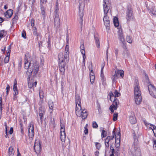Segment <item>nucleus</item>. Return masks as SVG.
I'll use <instances>...</instances> for the list:
<instances>
[{"label":"nucleus","instance_id":"nucleus-4","mask_svg":"<svg viewBox=\"0 0 156 156\" xmlns=\"http://www.w3.org/2000/svg\"><path fill=\"white\" fill-rule=\"evenodd\" d=\"M79 12L78 15V19L80 22L81 25L83 24V17L84 16V9L85 7V4L83 2L79 0Z\"/></svg>","mask_w":156,"mask_h":156},{"label":"nucleus","instance_id":"nucleus-55","mask_svg":"<svg viewBox=\"0 0 156 156\" xmlns=\"http://www.w3.org/2000/svg\"><path fill=\"white\" fill-rule=\"evenodd\" d=\"M60 133L61 134L66 133L65 129L64 128L62 129H60Z\"/></svg>","mask_w":156,"mask_h":156},{"label":"nucleus","instance_id":"nucleus-20","mask_svg":"<svg viewBox=\"0 0 156 156\" xmlns=\"http://www.w3.org/2000/svg\"><path fill=\"white\" fill-rule=\"evenodd\" d=\"M17 81L16 79H15L14 80V83L13 87V90L14 92V95H16L18 94V90L17 87Z\"/></svg>","mask_w":156,"mask_h":156},{"label":"nucleus","instance_id":"nucleus-7","mask_svg":"<svg viewBox=\"0 0 156 156\" xmlns=\"http://www.w3.org/2000/svg\"><path fill=\"white\" fill-rule=\"evenodd\" d=\"M118 38L119 40L120 41V42L122 43L123 46L126 45V43L124 38V36L123 35L122 28H120L119 29V31H118Z\"/></svg>","mask_w":156,"mask_h":156},{"label":"nucleus","instance_id":"nucleus-56","mask_svg":"<svg viewBox=\"0 0 156 156\" xmlns=\"http://www.w3.org/2000/svg\"><path fill=\"white\" fill-rule=\"evenodd\" d=\"M9 84H7V87L6 88V93L7 94H8L9 92Z\"/></svg>","mask_w":156,"mask_h":156},{"label":"nucleus","instance_id":"nucleus-62","mask_svg":"<svg viewBox=\"0 0 156 156\" xmlns=\"http://www.w3.org/2000/svg\"><path fill=\"white\" fill-rule=\"evenodd\" d=\"M94 76V73L93 71H90V76Z\"/></svg>","mask_w":156,"mask_h":156},{"label":"nucleus","instance_id":"nucleus-15","mask_svg":"<svg viewBox=\"0 0 156 156\" xmlns=\"http://www.w3.org/2000/svg\"><path fill=\"white\" fill-rule=\"evenodd\" d=\"M123 48L124 50L122 53V55L124 58H127L130 55V53L128 49L126 46V45L123 46Z\"/></svg>","mask_w":156,"mask_h":156},{"label":"nucleus","instance_id":"nucleus-16","mask_svg":"<svg viewBox=\"0 0 156 156\" xmlns=\"http://www.w3.org/2000/svg\"><path fill=\"white\" fill-rule=\"evenodd\" d=\"M120 94L119 93L117 90H115V91L113 93L112 91H111L109 94V95L110 97V100L111 101H112V99L113 97L116 98V97H118L120 96Z\"/></svg>","mask_w":156,"mask_h":156},{"label":"nucleus","instance_id":"nucleus-63","mask_svg":"<svg viewBox=\"0 0 156 156\" xmlns=\"http://www.w3.org/2000/svg\"><path fill=\"white\" fill-rule=\"evenodd\" d=\"M99 154V153L98 151H96L94 153V154L96 156H98Z\"/></svg>","mask_w":156,"mask_h":156},{"label":"nucleus","instance_id":"nucleus-6","mask_svg":"<svg viewBox=\"0 0 156 156\" xmlns=\"http://www.w3.org/2000/svg\"><path fill=\"white\" fill-rule=\"evenodd\" d=\"M126 17L127 22H129L133 19L134 16L132 9L130 7H128L127 9Z\"/></svg>","mask_w":156,"mask_h":156},{"label":"nucleus","instance_id":"nucleus-64","mask_svg":"<svg viewBox=\"0 0 156 156\" xmlns=\"http://www.w3.org/2000/svg\"><path fill=\"white\" fill-rule=\"evenodd\" d=\"M61 129H64L65 128V126L62 123V122H61Z\"/></svg>","mask_w":156,"mask_h":156},{"label":"nucleus","instance_id":"nucleus-61","mask_svg":"<svg viewBox=\"0 0 156 156\" xmlns=\"http://www.w3.org/2000/svg\"><path fill=\"white\" fill-rule=\"evenodd\" d=\"M20 129L21 130V133L22 134V135L24 134V131H23V127L22 126H21L20 127Z\"/></svg>","mask_w":156,"mask_h":156},{"label":"nucleus","instance_id":"nucleus-37","mask_svg":"<svg viewBox=\"0 0 156 156\" xmlns=\"http://www.w3.org/2000/svg\"><path fill=\"white\" fill-rule=\"evenodd\" d=\"M112 101H113L112 104H114L116 106H117L118 103H119V101L118 100H117L116 98H115V97H113V98L112 99Z\"/></svg>","mask_w":156,"mask_h":156},{"label":"nucleus","instance_id":"nucleus-35","mask_svg":"<svg viewBox=\"0 0 156 156\" xmlns=\"http://www.w3.org/2000/svg\"><path fill=\"white\" fill-rule=\"evenodd\" d=\"M80 49L81 53H82L83 52H85V47L83 44H81L80 46Z\"/></svg>","mask_w":156,"mask_h":156},{"label":"nucleus","instance_id":"nucleus-14","mask_svg":"<svg viewBox=\"0 0 156 156\" xmlns=\"http://www.w3.org/2000/svg\"><path fill=\"white\" fill-rule=\"evenodd\" d=\"M28 127L29 136V138H32L34 135V125L30 123L29 124Z\"/></svg>","mask_w":156,"mask_h":156},{"label":"nucleus","instance_id":"nucleus-45","mask_svg":"<svg viewBox=\"0 0 156 156\" xmlns=\"http://www.w3.org/2000/svg\"><path fill=\"white\" fill-rule=\"evenodd\" d=\"M88 68L90 71H93V67L92 66V63L91 62L90 63L89 66Z\"/></svg>","mask_w":156,"mask_h":156},{"label":"nucleus","instance_id":"nucleus-53","mask_svg":"<svg viewBox=\"0 0 156 156\" xmlns=\"http://www.w3.org/2000/svg\"><path fill=\"white\" fill-rule=\"evenodd\" d=\"M4 35V31L1 30L0 32V38H1L3 37Z\"/></svg>","mask_w":156,"mask_h":156},{"label":"nucleus","instance_id":"nucleus-10","mask_svg":"<svg viewBox=\"0 0 156 156\" xmlns=\"http://www.w3.org/2000/svg\"><path fill=\"white\" fill-rule=\"evenodd\" d=\"M143 121L146 126L149 127V129H151L153 130L154 135L156 137V126L153 125L147 122L145 120H144Z\"/></svg>","mask_w":156,"mask_h":156},{"label":"nucleus","instance_id":"nucleus-31","mask_svg":"<svg viewBox=\"0 0 156 156\" xmlns=\"http://www.w3.org/2000/svg\"><path fill=\"white\" fill-rule=\"evenodd\" d=\"M126 40L130 44H131L132 42V39L129 35H127L126 36Z\"/></svg>","mask_w":156,"mask_h":156},{"label":"nucleus","instance_id":"nucleus-57","mask_svg":"<svg viewBox=\"0 0 156 156\" xmlns=\"http://www.w3.org/2000/svg\"><path fill=\"white\" fill-rule=\"evenodd\" d=\"M40 5H41L42 4H44L45 3L47 0H40Z\"/></svg>","mask_w":156,"mask_h":156},{"label":"nucleus","instance_id":"nucleus-59","mask_svg":"<svg viewBox=\"0 0 156 156\" xmlns=\"http://www.w3.org/2000/svg\"><path fill=\"white\" fill-rule=\"evenodd\" d=\"M40 7L41 12H42L43 11H44V9L42 5H40Z\"/></svg>","mask_w":156,"mask_h":156},{"label":"nucleus","instance_id":"nucleus-24","mask_svg":"<svg viewBox=\"0 0 156 156\" xmlns=\"http://www.w3.org/2000/svg\"><path fill=\"white\" fill-rule=\"evenodd\" d=\"M118 74H117L116 71H115V73L112 74L111 76L112 82L113 83L115 82L116 80L118 79Z\"/></svg>","mask_w":156,"mask_h":156},{"label":"nucleus","instance_id":"nucleus-11","mask_svg":"<svg viewBox=\"0 0 156 156\" xmlns=\"http://www.w3.org/2000/svg\"><path fill=\"white\" fill-rule=\"evenodd\" d=\"M81 98L80 96L77 94H76L75 95V101L76 104V108H79L81 109Z\"/></svg>","mask_w":156,"mask_h":156},{"label":"nucleus","instance_id":"nucleus-8","mask_svg":"<svg viewBox=\"0 0 156 156\" xmlns=\"http://www.w3.org/2000/svg\"><path fill=\"white\" fill-rule=\"evenodd\" d=\"M134 95H141V92L140 90V87L138 83V81L137 79H135L134 83Z\"/></svg>","mask_w":156,"mask_h":156},{"label":"nucleus","instance_id":"nucleus-48","mask_svg":"<svg viewBox=\"0 0 156 156\" xmlns=\"http://www.w3.org/2000/svg\"><path fill=\"white\" fill-rule=\"evenodd\" d=\"M95 145L96 148L98 150H99L101 147V144L99 143H95Z\"/></svg>","mask_w":156,"mask_h":156},{"label":"nucleus","instance_id":"nucleus-47","mask_svg":"<svg viewBox=\"0 0 156 156\" xmlns=\"http://www.w3.org/2000/svg\"><path fill=\"white\" fill-rule=\"evenodd\" d=\"M5 133L6 134L5 135V137L6 138L7 137L8 134H7V126L6 124V123L5 122Z\"/></svg>","mask_w":156,"mask_h":156},{"label":"nucleus","instance_id":"nucleus-36","mask_svg":"<svg viewBox=\"0 0 156 156\" xmlns=\"http://www.w3.org/2000/svg\"><path fill=\"white\" fill-rule=\"evenodd\" d=\"M120 153V150L119 148L115 149V153L114 154L116 156H119Z\"/></svg>","mask_w":156,"mask_h":156},{"label":"nucleus","instance_id":"nucleus-58","mask_svg":"<svg viewBox=\"0 0 156 156\" xmlns=\"http://www.w3.org/2000/svg\"><path fill=\"white\" fill-rule=\"evenodd\" d=\"M153 148L154 150H156V140H154V141Z\"/></svg>","mask_w":156,"mask_h":156},{"label":"nucleus","instance_id":"nucleus-26","mask_svg":"<svg viewBox=\"0 0 156 156\" xmlns=\"http://www.w3.org/2000/svg\"><path fill=\"white\" fill-rule=\"evenodd\" d=\"M104 66H103L101 67V75H100L101 80L103 81H104L105 80L104 74L103 73V69H104Z\"/></svg>","mask_w":156,"mask_h":156},{"label":"nucleus","instance_id":"nucleus-43","mask_svg":"<svg viewBox=\"0 0 156 156\" xmlns=\"http://www.w3.org/2000/svg\"><path fill=\"white\" fill-rule=\"evenodd\" d=\"M39 96L40 98H43L44 97V92L41 90L39 91Z\"/></svg>","mask_w":156,"mask_h":156},{"label":"nucleus","instance_id":"nucleus-29","mask_svg":"<svg viewBox=\"0 0 156 156\" xmlns=\"http://www.w3.org/2000/svg\"><path fill=\"white\" fill-rule=\"evenodd\" d=\"M109 136H108L106 139L105 140V146L106 147H107V148H108L109 147V142L110 141L109 139Z\"/></svg>","mask_w":156,"mask_h":156},{"label":"nucleus","instance_id":"nucleus-27","mask_svg":"<svg viewBox=\"0 0 156 156\" xmlns=\"http://www.w3.org/2000/svg\"><path fill=\"white\" fill-rule=\"evenodd\" d=\"M113 22L114 25L115 27H119V23L117 17H115L114 18Z\"/></svg>","mask_w":156,"mask_h":156},{"label":"nucleus","instance_id":"nucleus-42","mask_svg":"<svg viewBox=\"0 0 156 156\" xmlns=\"http://www.w3.org/2000/svg\"><path fill=\"white\" fill-rule=\"evenodd\" d=\"M118 116V113H115L113 114V120L114 121H115L117 119Z\"/></svg>","mask_w":156,"mask_h":156},{"label":"nucleus","instance_id":"nucleus-32","mask_svg":"<svg viewBox=\"0 0 156 156\" xmlns=\"http://www.w3.org/2000/svg\"><path fill=\"white\" fill-rule=\"evenodd\" d=\"M83 55V60L82 62L83 65V66H85V59L86 58V55H85V52H83L81 53Z\"/></svg>","mask_w":156,"mask_h":156},{"label":"nucleus","instance_id":"nucleus-60","mask_svg":"<svg viewBox=\"0 0 156 156\" xmlns=\"http://www.w3.org/2000/svg\"><path fill=\"white\" fill-rule=\"evenodd\" d=\"M18 18V17L17 16V15H16V13L15 14V15L14 18L12 19L13 21H14L15 20H16Z\"/></svg>","mask_w":156,"mask_h":156},{"label":"nucleus","instance_id":"nucleus-9","mask_svg":"<svg viewBox=\"0 0 156 156\" xmlns=\"http://www.w3.org/2000/svg\"><path fill=\"white\" fill-rule=\"evenodd\" d=\"M148 90L150 95L156 98V88L152 84H149L148 86Z\"/></svg>","mask_w":156,"mask_h":156},{"label":"nucleus","instance_id":"nucleus-1","mask_svg":"<svg viewBox=\"0 0 156 156\" xmlns=\"http://www.w3.org/2000/svg\"><path fill=\"white\" fill-rule=\"evenodd\" d=\"M25 68L28 69L27 74L28 76L27 79H30L32 74L33 73L34 76L37 75L39 71V65L37 62L33 63L32 62H30L28 61V58L27 55H25Z\"/></svg>","mask_w":156,"mask_h":156},{"label":"nucleus","instance_id":"nucleus-54","mask_svg":"<svg viewBox=\"0 0 156 156\" xmlns=\"http://www.w3.org/2000/svg\"><path fill=\"white\" fill-rule=\"evenodd\" d=\"M115 54L116 57H117L118 56V50L117 49H115Z\"/></svg>","mask_w":156,"mask_h":156},{"label":"nucleus","instance_id":"nucleus-39","mask_svg":"<svg viewBox=\"0 0 156 156\" xmlns=\"http://www.w3.org/2000/svg\"><path fill=\"white\" fill-rule=\"evenodd\" d=\"M10 9L8 10H7L5 13H4V16L5 17L7 18H10Z\"/></svg>","mask_w":156,"mask_h":156},{"label":"nucleus","instance_id":"nucleus-5","mask_svg":"<svg viewBox=\"0 0 156 156\" xmlns=\"http://www.w3.org/2000/svg\"><path fill=\"white\" fill-rule=\"evenodd\" d=\"M76 113L77 116H81L83 119H86L87 116V111L85 109L76 108Z\"/></svg>","mask_w":156,"mask_h":156},{"label":"nucleus","instance_id":"nucleus-52","mask_svg":"<svg viewBox=\"0 0 156 156\" xmlns=\"http://www.w3.org/2000/svg\"><path fill=\"white\" fill-rule=\"evenodd\" d=\"M84 133L85 134H87L88 133V130L86 126L84 127Z\"/></svg>","mask_w":156,"mask_h":156},{"label":"nucleus","instance_id":"nucleus-50","mask_svg":"<svg viewBox=\"0 0 156 156\" xmlns=\"http://www.w3.org/2000/svg\"><path fill=\"white\" fill-rule=\"evenodd\" d=\"M93 127L94 128H97L98 126V125L97 124V123L96 122H93Z\"/></svg>","mask_w":156,"mask_h":156},{"label":"nucleus","instance_id":"nucleus-28","mask_svg":"<svg viewBox=\"0 0 156 156\" xmlns=\"http://www.w3.org/2000/svg\"><path fill=\"white\" fill-rule=\"evenodd\" d=\"M33 34L34 36L38 37L40 36L38 33L37 32V30L36 27H34L33 28Z\"/></svg>","mask_w":156,"mask_h":156},{"label":"nucleus","instance_id":"nucleus-51","mask_svg":"<svg viewBox=\"0 0 156 156\" xmlns=\"http://www.w3.org/2000/svg\"><path fill=\"white\" fill-rule=\"evenodd\" d=\"M31 25L32 27H34V20L33 19H32L30 21Z\"/></svg>","mask_w":156,"mask_h":156},{"label":"nucleus","instance_id":"nucleus-17","mask_svg":"<svg viewBox=\"0 0 156 156\" xmlns=\"http://www.w3.org/2000/svg\"><path fill=\"white\" fill-rule=\"evenodd\" d=\"M41 145L39 142H35L34 146V149L35 151L37 154L39 153L41 149Z\"/></svg>","mask_w":156,"mask_h":156},{"label":"nucleus","instance_id":"nucleus-21","mask_svg":"<svg viewBox=\"0 0 156 156\" xmlns=\"http://www.w3.org/2000/svg\"><path fill=\"white\" fill-rule=\"evenodd\" d=\"M42 108H40L39 109V116L40 117L41 122L42 123V120L43 118L44 114L45 111L44 109H43L42 110Z\"/></svg>","mask_w":156,"mask_h":156},{"label":"nucleus","instance_id":"nucleus-25","mask_svg":"<svg viewBox=\"0 0 156 156\" xmlns=\"http://www.w3.org/2000/svg\"><path fill=\"white\" fill-rule=\"evenodd\" d=\"M28 87L30 88H31L36 87V85L37 84V82L36 81H35L34 83L32 82H31L28 81V80H29L30 79H28Z\"/></svg>","mask_w":156,"mask_h":156},{"label":"nucleus","instance_id":"nucleus-33","mask_svg":"<svg viewBox=\"0 0 156 156\" xmlns=\"http://www.w3.org/2000/svg\"><path fill=\"white\" fill-rule=\"evenodd\" d=\"M48 106L50 109L52 110L54 108V104L53 102L51 101H49Z\"/></svg>","mask_w":156,"mask_h":156},{"label":"nucleus","instance_id":"nucleus-23","mask_svg":"<svg viewBox=\"0 0 156 156\" xmlns=\"http://www.w3.org/2000/svg\"><path fill=\"white\" fill-rule=\"evenodd\" d=\"M129 122L132 124H134L136 122V120L134 115L132 114L129 117Z\"/></svg>","mask_w":156,"mask_h":156},{"label":"nucleus","instance_id":"nucleus-41","mask_svg":"<svg viewBox=\"0 0 156 156\" xmlns=\"http://www.w3.org/2000/svg\"><path fill=\"white\" fill-rule=\"evenodd\" d=\"M61 140L62 142L64 141L66 138V133L61 134Z\"/></svg>","mask_w":156,"mask_h":156},{"label":"nucleus","instance_id":"nucleus-3","mask_svg":"<svg viewBox=\"0 0 156 156\" xmlns=\"http://www.w3.org/2000/svg\"><path fill=\"white\" fill-rule=\"evenodd\" d=\"M110 5L109 0H103V6L105 16L104 17L103 20L104 22V25L106 27V29L108 30H109L110 29V21L108 17L106 15L107 14L110 9Z\"/></svg>","mask_w":156,"mask_h":156},{"label":"nucleus","instance_id":"nucleus-18","mask_svg":"<svg viewBox=\"0 0 156 156\" xmlns=\"http://www.w3.org/2000/svg\"><path fill=\"white\" fill-rule=\"evenodd\" d=\"M135 95V101L136 104H140L142 101V96L141 95Z\"/></svg>","mask_w":156,"mask_h":156},{"label":"nucleus","instance_id":"nucleus-38","mask_svg":"<svg viewBox=\"0 0 156 156\" xmlns=\"http://www.w3.org/2000/svg\"><path fill=\"white\" fill-rule=\"evenodd\" d=\"M107 135V132L106 131L103 130L102 131V133H101V136L102 139L103 138L106 137Z\"/></svg>","mask_w":156,"mask_h":156},{"label":"nucleus","instance_id":"nucleus-46","mask_svg":"<svg viewBox=\"0 0 156 156\" xmlns=\"http://www.w3.org/2000/svg\"><path fill=\"white\" fill-rule=\"evenodd\" d=\"M90 82L91 83H94L95 79L94 76H90Z\"/></svg>","mask_w":156,"mask_h":156},{"label":"nucleus","instance_id":"nucleus-30","mask_svg":"<svg viewBox=\"0 0 156 156\" xmlns=\"http://www.w3.org/2000/svg\"><path fill=\"white\" fill-rule=\"evenodd\" d=\"M116 73H117V74H118V76L119 75H120V76L122 77V78L124 76V71L122 70H118L117 71H116Z\"/></svg>","mask_w":156,"mask_h":156},{"label":"nucleus","instance_id":"nucleus-34","mask_svg":"<svg viewBox=\"0 0 156 156\" xmlns=\"http://www.w3.org/2000/svg\"><path fill=\"white\" fill-rule=\"evenodd\" d=\"M56 6L55 8V15L56 14H58V4L57 1L56 2Z\"/></svg>","mask_w":156,"mask_h":156},{"label":"nucleus","instance_id":"nucleus-12","mask_svg":"<svg viewBox=\"0 0 156 156\" xmlns=\"http://www.w3.org/2000/svg\"><path fill=\"white\" fill-rule=\"evenodd\" d=\"M121 134L120 132H119L117 134L115 135V147L117 148H119L120 145Z\"/></svg>","mask_w":156,"mask_h":156},{"label":"nucleus","instance_id":"nucleus-44","mask_svg":"<svg viewBox=\"0 0 156 156\" xmlns=\"http://www.w3.org/2000/svg\"><path fill=\"white\" fill-rule=\"evenodd\" d=\"M22 37H23L24 39L26 38V34L25 30H23L22 32Z\"/></svg>","mask_w":156,"mask_h":156},{"label":"nucleus","instance_id":"nucleus-2","mask_svg":"<svg viewBox=\"0 0 156 156\" xmlns=\"http://www.w3.org/2000/svg\"><path fill=\"white\" fill-rule=\"evenodd\" d=\"M69 48L68 45H66L65 47V54L64 55L62 52H60L58 54V59L59 61V70L61 74L63 75L64 73L65 69V66L66 65L65 61L66 60V62L69 60Z\"/></svg>","mask_w":156,"mask_h":156},{"label":"nucleus","instance_id":"nucleus-22","mask_svg":"<svg viewBox=\"0 0 156 156\" xmlns=\"http://www.w3.org/2000/svg\"><path fill=\"white\" fill-rule=\"evenodd\" d=\"M10 56V45L8 47V52H7V55L5 58L4 62L6 63L9 62V60Z\"/></svg>","mask_w":156,"mask_h":156},{"label":"nucleus","instance_id":"nucleus-13","mask_svg":"<svg viewBox=\"0 0 156 156\" xmlns=\"http://www.w3.org/2000/svg\"><path fill=\"white\" fill-rule=\"evenodd\" d=\"M54 24V27L56 29H57L59 27L60 24V21L58 14H56L55 15Z\"/></svg>","mask_w":156,"mask_h":156},{"label":"nucleus","instance_id":"nucleus-49","mask_svg":"<svg viewBox=\"0 0 156 156\" xmlns=\"http://www.w3.org/2000/svg\"><path fill=\"white\" fill-rule=\"evenodd\" d=\"M109 109H114L115 110H116L117 109V106L114 104H112L110 106Z\"/></svg>","mask_w":156,"mask_h":156},{"label":"nucleus","instance_id":"nucleus-40","mask_svg":"<svg viewBox=\"0 0 156 156\" xmlns=\"http://www.w3.org/2000/svg\"><path fill=\"white\" fill-rule=\"evenodd\" d=\"M150 12L154 16H156V11L154 8H151L150 9Z\"/></svg>","mask_w":156,"mask_h":156},{"label":"nucleus","instance_id":"nucleus-19","mask_svg":"<svg viewBox=\"0 0 156 156\" xmlns=\"http://www.w3.org/2000/svg\"><path fill=\"white\" fill-rule=\"evenodd\" d=\"M94 37L97 47L98 48H99L100 47L99 35L97 34H95L94 35Z\"/></svg>","mask_w":156,"mask_h":156}]
</instances>
